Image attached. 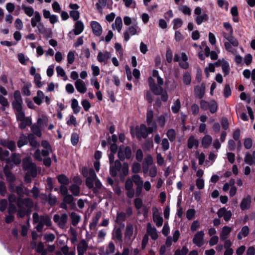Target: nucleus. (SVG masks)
Instances as JSON below:
<instances>
[{
  "mask_svg": "<svg viewBox=\"0 0 255 255\" xmlns=\"http://www.w3.org/2000/svg\"><path fill=\"white\" fill-rule=\"evenodd\" d=\"M152 219L157 227H160L163 225V219L160 215L159 210L156 207L152 209Z\"/></svg>",
  "mask_w": 255,
  "mask_h": 255,
  "instance_id": "nucleus-14",
  "label": "nucleus"
},
{
  "mask_svg": "<svg viewBox=\"0 0 255 255\" xmlns=\"http://www.w3.org/2000/svg\"><path fill=\"white\" fill-rule=\"evenodd\" d=\"M221 67L225 76L229 74L230 71V65L229 62L224 59H222Z\"/></svg>",
  "mask_w": 255,
  "mask_h": 255,
  "instance_id": "nucleus-41",
  "label": "nucleus"
},
{
  "mask_svg": "<svg viewBox=\"0 0 255 255\" xmlns=\"http://www.w3.org/2000/svg\"><path fill=\"white\" fill-rule=\"evenodd\" d=\"M244 77L246 79L251 77L252 81H255V69L251 71L249 69H245L243 72Z\"/></svg>",
  "mask_w": 255,
  "mask_h": 255,
  "instance_id": "nucleus-42",
  "label": "nucleus"
},
{
  "mask_svg": "<svg viewBox=\"0 0 255 255\" xmlns=\"http://www.w3.org/2000/svg\"><path fill=\"white\" fill-rule=\"evenodd\" d=\"M136 135L138 139H140L141 138H145L149 133H152L155 130H151L150 127L147 128L145 125L142 124L139 127H137L135 128Z\"/></svg>",
  "mask_w": 255,
  "mask_h": 255,
  "instance_id": "nucleus-7",
  "label": "nucleus"
},
{
  "mask_svg": "<svg viewBox=\"0 0 255 255\" xmlns=\"http://www.w3.org/2000/svg\"><path fill=\"white\" fill-rule=\"evenodd\" d=\"M41 18L39 12L37 11H35V15L31 19V24L32 27H35L38 24V23H41Z\"/></svg>",
  "mask_w": 255,
  "mask_h": 255,
  "instance_id": "nucleus-33",
  "label": "nucleus"
},
{
  "mask_svg": "<svg viewBox=\"0 0 255 255\" xmlns=\"http://www.w3.org/2000/svg\"><path fill=\"white\" fill-rule=\"evenodd\" d=\"M146 123L151 130H156L157 125L153 120V112L151 110H148L146 113Z\"/></svg>",
  "mask_w": 255,
  "mask_h": 255,
  "instance_id": "nucleus-16",
  "label": "nucleus"
},
{
  "mask_svg": "<svg viewBox=\"0 0 255 255\" xmlns=\"http://www.w3.org/2000/svg\"><path fill=\"white\" fill-rule=\"evenodd\" d=\"M200 105L202 110H209L212 114L216 113L218 108V104L215 100H211L208 102L202 100L200 101Z\"/></svg>",
  "mask_w": 255,
  "mask_h": 255,
  "instance_id": "nucleus-5",
  "label": "nucleus"
},
{
  "mask_svg": "<svg viewBox=\"0 0 255 255\" xmlns=\"http://www.w3.org/2000/svg\"><path fill=\"white\" fill-rule=\"evenodd\" d=\"M157 173V169L155 165L148 167L147 175L150 177L153 178L156 176Z\"/></svg>",
  "mask_w": 255,
  "mask_h": 255,
  "instance_id": "nucleus-52",
  "label": "nucleus"
},
{
  "mask_svg": "<svg viewBox=\"0 0 255 255\" xmlns=\"http://www.w3.org/2000/svg\"><path fill=\"white\" fill-rule=\"evenodd\" d=\"M196 157L198 160V163L200 165H203L205 160V155L203 152L200 153L199 151H196L195 153Z\"/></svg>",
  "mask_w": 255,
  "mask_h": 255,
  "instance_id": "nucleus-54",
  "label": "nucleus"
},
{
  "mask_svg": "<svg viewBox=\"0 0 255 255\" xmlns=\"http://www.w3.org/2000/svg\"><path fill=\"white\" fill-rule=\"evenodd\" d=\"M167 115H160L157 118L156 121L159 125L161 127L163 128L165 126V124L167 121Z\"/></svg>",
  "mask_w": 255,
  "mask_h": 255,
  "instance_id": "nucleus-53",
  "label": "nucleus"
},
{
  "mask_svg": "<svg viewBox=\"0 0 255 255\" xmlns=\"http://www.w3.org/2000/svg\"><path fill=\"white\" fill-rule=\"evenodd\" d=\"M113 238L118 242H122L123 234L120 228H116L113 233Z\"/></svg>",
  "mask_w": 255,
  "mask_h": 255,
  "instance_id": "nucleus-44",
  "label": "nucleus"
},
{
  "mask_svg": "<svg viewBox=\"0 0 255 255\" xmlns=\"http://www.w3.org/2000/svg\"><path fill=\"white\" fill-rule=\"evenodd\" d=\"M0 104L1 105V109L3 111H4L5 110V108L9 105L7 99L4 97L2 95H0Z\"/></svg>",
  "mask_w": 255,
  "mask_h": 255,
  "instance_id": "nucleus-63",
  "label": "nucleus"
},
{
  "mask_svg": "<svg viewBox=\"0 0 255 255\" xmlns=\"http://www.w3.org/2000/svg\"><path fill=\"white\" fill-rule=\"evenodd\" d=\"M153 165V158L151 155H147L144 158L142 163V172L144 176L145 177L147 175L148 167Z\"/></svg>",
  "mask_w": 255,
  "mask_h": 255,
  "instance_id": "nucleus-17",
  "label": "nucleus"
},
{
  "mask_svg": "<svg viewBox=\"0 0 255 255\" xmlns=\"http://www.w3.org/2000/svg\"><path fill=\"white\" fill-rule=\"evenodd\" d=\"M84 28L83 23L80 20H77L75 24V27L73 29L74 33L77 35L81 33Z\"/></svg>",
  "mask_w": 255,
  "mask_h": 255,
  "instance_id": "nucleus-31",
  "label": "nucleus"
},
{
  "mask_svg": "<svg viewBox=\"0 0 255 255\" xmlns=\"http://www.w3.org/2000/svg\"><path fill=\"white\" fill-rule=\"evenodd\" d=\"M103 250L104 248H100L99 254L103 255H108L113 254L114 253L115 250V246L113 242H111L106 247V251L104 252Z\"/></svg>",
  "mask_w": 255,
  "mask_h": 255,
  "instance_id": "nucleus-28",
  "label": "nucleus"
},
{
  "mask_svg": "<svg viewBox=\"0 0 255 255\" xmlns=\"http://www.w3.org/2000/svg\"><path fill=\"white\" fill-rule=\"evenodd\" d=\"M181 108V102L179 99H177L173 102V104L171 107V110L174 114L179 112Z\"/></svg>",
  "mask_w": 255,
  "mask_h": 255,
  "instance_id": "nucleus-46",
  "label": "nucleus"
},
{
  "mask_svg": "<svg viewBox=\"0 0 255 255\" xmlns=\"http://www.w3.org/2000/svg\"><path fill=\"white\" fill-rule=\"evenodd\" d=\"M166 135L170 142H173L176 136V132L173 129H169L166 132Z\"/></svg>",
  "mask_w": 255,
  "mask_h": 255,
  "instance_id": "nucleus-50",
  "label": "nucleus"
},
{
  "mask_svg": "<svg viewBox=\"0 0 255 255\" xmlns=\"http://www.w3.org/2000/svg\"><path fill=\"white\" fill-rule=\"evenodd\" d=\"M88 248V242L84 239L81 240L77 246L78 255H84Z\"/></svg>",
  "mask_w": 255,
  "mask_h": 255,
  "instance_id": "nucleus-25",
  "label": "nucleus"
},
{
  "mask_svg": "<svg viewBox=\"0 0 255 255\" xmlns=\"http://www.w3.org/2000/svg\"><path fill=\"white\" fill-rule=\"evenodd\" d=\"M208 19V16L205 13H203L201 15L194 16V20L198 25L201 24L203 21L207 20Z\"/></svg>",
  "mask_w": 255,
  "mask_h": 255,
  "instance_id": "nucleus-39",
  "label": "nucleus"
},
{
  "mask_svg": "<svg viewBox=\"0 0 255 255\" xmlns=\"http://www.w3.org/2000/svg\"><path fill=\"white\" fill-rule=\"evenodd\" d=\"M188 57L184 52L180 54L175 53L174 57V61L178 62L180 66L184 69H187L189 67V64L187 62Z\"/></svg>",
  "mask_w": 255,
  "mask_h": 255,
  "instance_id": "nucleus-9",
  "label": "nucleus"
},
{
  "mask_svg": "<svg viewBox=\"0 0 255 255\" xmlns=\"http://www.w3.org/2000/svg\"><path fill=\"white\" fill-rule=\"evenodd\" d=\"M82 172L83 176L86 177V186L89 189L93 188L94 181L97 178L94 170L92 168L88 169L86 168H83Z\"/></svg>",
  "mask_w": 255,
  "mask_h": 255,
  "instance_id": "nucleus-4",
  "label": "nucleus"
},
{
  "mask_svg": "<svg viewBox=\"0 0 255 255\" xmlns=\"http://www.w3.org/2000/svg\"><path fill=\"white\" fill-rule=\"evenodd\" d=\"M131 179L137 187V189H140L142 187L143 181L141 177L137 174H134L131 176Z\"/></svg>",
  "mask_w": 255,
  "mask_h": 255,
  "instance_id": "nucleus-37",
  "label": "nucleus"
},
{
  "mask_svg": "<svg viewBox=\"0 0 255 255\" xmlns=\"http://www.w3.org/2000/svg\"><path fill=\"white\" fill-rule=\"evenodd\" d=\"M212 142V137L209 134H206L202 139L201 143L204 148H208Z\"/></svg>",
  "mask_w": 255,
  "mask_h": 255,
  "instance_id": "nucleus-35",
  "label": "nucleus"
},
{
  "mask_svg": "<svg viewBox=\"0 0 255 255\" xmlns=\"http://www.w3.org/2000/svg\"><path fill=\"white\" fill-rule=\"evenodd\" d=\"M111 57V54L110 52L105 51H100L97 55V60L100 62L106 65L108 63V60Z\"/></svg>",
  "mask_w": 255,
  "mask_h": 255,
  "instance_id": "nucleus-18",
  "label": "nucleus"
},
{
  "mask_svg": "<svg viewBox=\"0 0 255 255\" xmlns=\"http://www.w3.org/2000/svg\"><path fill=\"white\" fill-rule=\"evenodd\" d=\"M21 8L28 16L31 17L32 15H35V11H34V9L31 6H26L22 4Z\"/></svg>",
  "mask_w": 255,
  "mask_h": 255,
  "instance_id": "nucleus-45",
  "label": "nucleus"
},
{
  "mask_svg": "<svg viewBox=\"0 0 255 255\" xmlns=\"http://www.w3.org/2000/svg\"><path fill=\"white\" fill-rule=\"evenodd\" d=\"M90 25L93 33L97 36H100L102 33V28L101 24L96 21H92Z\"/></svg>",
  "mask_w": 255,
  "mask_h": 255,
  "instance_id": "nucleus-22",
  "label": "nucleus"
},
{
  "mask_svg": "<svg viewBox=\"0 0 255 255\" xmlns=\"http://www.w3.org/2000/svg\"><path fill=\"white\" fill-rule=\"evenodd\" d=\"M14 100L12 102V106L14 110L22 109L23 101L19 91H15L13 94Z\"/></svg>",
  "mask_w": 255,
  "mask_h": 255,
  "instance_id": "nucleus-12",
  "label": "nucleus"
},
{
  "mask_svg": "<svg viewBox=\"0 0 255 255\" xmlns=\"http://www.w3.org/2000/svg\"><path fill=\"white\" fill-rule=\"evenodd\" d=\"M58 182L62 185H66L69 183V179L64 174L60 175L57 177Z\"/></svg>",
  "mask_w": 255,
  "mask_h": 255,
  "instance_id": "nucleus-56",
  "label": "nucleus"
},
{
  "mask_svg": "<svg viewBox=\"0 0 255 255\" xmlns=\"http://www.w3.org/2000/svg\"><path fill=\"white\" fill-rule=\"evenodd\" d=\"M71 108L74 114H77L79 113L81 107L79 106L78 102L76 99H74L72 100Z\"/></svg>",
  "mask_w": 255,
  "mask_h": 255,
  "instance_id": "nucleus-48",
  "label": "nucleus"
},
{
  "mask_svg": "<svg viewBox=\"0 0 255 255\" xmlns=\"http://www.w3.org/2000/svg\"><path fill=\"white\" fill-rule=\"evenodd\" d=\"M69 189L74 196H79L80 193V188L79 184H73L69 186Z\"/></svg>",
  "mask_w": 255,
  "mask_h": 255,
  "instance_id": "nucleus-38",
  "label": "nucleus"
},
{
  "mask_svg": "<svg viewBox=\"0 0 255 255\" xmlns=\"http://www.w3.org/2000/svg\"><path fill=\"white\" fill-rule=\"evenodd\" d=\"M33 222L36 224V229L39 232H42L44 229V226L50 227L52 225L51 219L48 215L39 216L37 213H34L32 215Z\"/></svg>",
  "mask_w": 255,
  "mask_h": 255,
  "instance_id": "nucleus-2",
  "label": "nucleus"
},
{
  "mask_svg": "<svg viewBox=\"0 0 255 255\" xmlns=\"http://www.w3.org/2000/svg\"><path fill=\"white\" fill-rule=\"evenodd\" d=\"M68 220V216L66 214H62L61 216L55 214L53 216V221L60 228L65 227Z\"/></svg>",
  "mask_w": 255,
  "mask_h": 255,
  "instance_id": "nucleus-13",
  "label": "nucleus"
},
{
  "mask_svg": "<svg viewBox=\"0 0 255 255\" xmlns=\"http://www.w3.org/2000/svg\"><path fill=\"white\" fill-rule=\"evenodd\" d=\"M244 161L246 163L250 165L254 164L255 163V151H254L252 153L247 152L244 157Z\"/></svg>",
  "mask_w": 255,
  "mask_h": 255,
  "instance_id": "nucleus-29",
  "label": "nucleus"
},
{
  "mask_svg": "<svg viewBox=\"0 0 255 255\" xmlns=\"http://www.w3.org/2000/svg\"><path fill=\"white\" fill-rule=\"evenodd\" d=\"M141 29L138 27L137 23L133 24V25L129 26L127 29V30L124 32L123 36L124 40L126 41H128L130 39V36H133L136 34H138L140 33Z\"/></svg>",
  "mask_w": 255,
  "mask_h": 255,
  "instance_id": "nucleus-8",
  "label": "nucleus"
},
{
  "mask_svg": "<svg viewBox=\"0 0 255 255\" xmlns=\"http://www.w3.org/2000/svg\"><path fill=\"white\" fill-rule=\"evenodd\" d=\"M8 168L9 165H5L3 171L6 178V180L9 183V190L11 192H13L14 191V181L15 180V177L14 175L9 171Z\"/></svg>",
  "mask_w": 255,
  "mask_h": 255,
  "instance_id": "nucleus-11",
  "label": "nucleus"
},
{
  "mask_svg": "<svg viewBox=\"0 0 255 255\" xmlns=\"http://www.w3.org/2000/svg\"><path fill=\"white\" fill-rule=\"evenodd\" d=\"M28 138L24 134H21L19 137V139L17 142V145L19 147H21L24 145L26 144L28 142Z\"/></svg>",
  "mask_w": 255,
  "mask_h": 255,
  "instance_id": "nucleus-49",
  "label": "nucleus"
},
{
  "mask_svg": "<svg viewBox=\"0 0 255 255\" xmlns=\"http://www.w3.org/2000/svg\"><path fill=\"white\" fill-rule=\"evenodd\" d=\"M32 131L37 136L40 137L41 135V128L37 125H33L31 128Z\"/></svg>",
  "mask_w": 255,
  "mask_h": 255,
  "instance_id": "nucleus-64",
  "label": "nucleus"
},
{
  "mask_svg": "<svg viewBox=\"0 0 255 255\" xmlns=\"http://www.w3.org/2000/svg\"><path fill=\"white\" fill-rule=\"evenodd\" d=\"M150 89L153 92V93H154V94L157 95H160L163 91V88L161 87V86L159 85L158 86L155 85L154 86H152V87Z\"/></svg>",
  "mask_w": 255,
  "mask_h": 255,
  "instance_id": "nucleus-62",
  "label": "nucleus"
},
{
  "mask_svg": "<svg viewBox=\"0 0 255 255\" xmlns=\"http://www.w3.org/2000/svg\"><path fill=\"white\" fill-rule=\"evenodd\" d=\"M112 27L113 30H117L119 33L121 32L123 27V21L120 16H117L116 18L115 22L112 24Z\"/></svg>",
  "mask_w": 255,
  "mask_h": 255,
  "instance_id": "nucleus-30",
  "label": "nucleus"
},
{
  "mask_svg": "<svg viewBox=\"0 0 255 255\" xmlns=\"http://www.w3.org/2000/svg\"><path fill=\"white\" fill-rule=\"evenodd\" d=\"M199 145V141L194 136H190L187 141V146L189 149L195 147L197 148Z\"/></svg>",
  "mask_w": 255,
  "mask_h": 255,
  "instance_id": "nucleus-34",
  "label": "nucleus"
},
{
  "mask_svg": "<svg viewBox=\"0 0 255 255\" xmlns=\"http://www.w3.org/2000/svg\"><path fill=\"white\" fill-rule=\"evenodd\" d=\"M136 234L137 232L136 229L134 230L133 225L131 223H128L124 233V240L125 243L130 246L135 239Z\"/></svg>",
  "mask_w": 255,
  "mask_h": 255,
  "instance_id": "nucleus-3",
  "label": "nucleus"
},
{
  "mask_svg": "<svg viewBox=\"0 0 255 255\" xmlns=\"http://www.w3.org/2000/svg\"><path fill=\"white\" fill-rule=\"evenodd\" d=\"M9 155V151L7 150H3L1 147H0V159L2 160H6V164L9 165L10 160L7 157Z\"/></svg>",
  "mask_w": 255,
  "mask_h": 255,
  "instance_id": "nucleus-43",
  "label": "nucleus"
},
{
  "mask_svg": "<svg viewBox=\"0 0 255 255\" xmlns=\"http://www.w3.org/2000/svg\"><path fill=\"white\" fill-rule=\"evenodd\" d=\"M48 123V119L47 117L43 116L41 118H39L37 120V125L42 128L44 126H47Z\"/></svg>",
  "mask_w": 255,
  "mask_h": 255,
  "instance_id": "nucleus-61",
  "label": "nucleus"
},
{
  "mask_svg": "<svg viewBox=\"0 0 255 255\" xmlns=\"http://www.w3.org/2000/svg\"><path fill=\"white\" fill-rule=\"evenodd\" d=\"M231 231H232L231 228H230L227 226H224L222 228L221 233L220 234L221 240V241L226 240L228 238V236L231 233Z\"/></svg>",
  "mask_w": 255,
  "mask_h": 255,
  "instance_id": "nucleus-32",
  "label": "nucleus"
},
{
  "mask_svg": "<svg viewBox=\"0 0 255 255\" xmlns=\"http://www.w3.org/2000/svg\"><path fill=\"white\" fill-rule=\"evenodd\" d=\"M125 6L127 8H134L136 7V3L134 0H123Z\"/></svg>",
  "mask_w": 255,
  "mask_h": 255,
  "instance_id": "nucleus-58",
  "label": "nucleus"
},
{
  "mask_svg": "<svg viewBox=\"0 0 255 255\" xmlns=\"http://www.w3.org/2000/svg\"><path fill=\"white\" fill-rule=\"evenodd\" d=\"M146 233L148 236H149L151 239L153 240H156L158 238V235L156 229L152 226L150 223L147 224L146 226Z\"/></svg>",
  "mask_w": 255,
  "mask_h": 255,
  "instance_id": "nucleus-19",
  "label": "nucleus"
},
{
  "mask_svg": "<svg viewBox=\"0 0 255 255\" xmlns=\"http://www.w3.org/2000/svg\"><path fill=\"white\" fill-rule=\"evenodd\" d=\"M205 86L204 84L201 85H197L194 88L195 96L196 98L201 99L204 97L205 94Z\"/></svg>",
  "mask_w": 255,
  "mask_h": 255,
  "instance_id": "nucleus-27",
  "label": "nucleus"
},
{
  "mask_svg": "<svg viewBox=\"0 0 255 255\" xmlns=\"http://www.w3.org/2000/svg\"><path fill=\"white\" fill-rule=\"evenodd\" d=\"M205 234L203 231L197 232L194 236L193 243L198 247L202 246L204 244Z\"/></svg>",
  "mask_w": 255,
  "mask_h": 255,
  "instance_id": "nucleus-15",
  "label": "nucleus"
},
{
  "mask_svg": "<svg viewBox=\"0 0 255 255\" xmlns=\"http://www.w3.org/2000/svg\"><path fill=\"white\" fill-rule=\"evenodd\" d=\"M63 201L70 205L71 209L74 208L75 203L72 195L68 194L63 197Z\"/></svg>",
  "mask_w": 255,
  "mask_h": 255,
  "instance_id": "nucleus-40",
  "label": "nucleus"
},
{
  "mask_svg": "<svg viewBox=\"0 0 255 255\" xmlns=\"http://www.w3.org/2000/svg\"><path fill=\"white\" fill-rule=\"evenodd\" d=\"M44 98L45 95L43 92L41 91L38 90L37 92L36 96L33 98V101L35 104L38 105H40L42 103Z\"/></svg>",
  "mask_w": 255,
  "mask_h": 255,
  "instance_id": "nucleus-36",
  "label": "nucleus"
},
{
  "mask_svg": "<svg viewBox=\"0 0 255 255\" xmlns=\"http://www.w3.org/2000/svg\"><path fill=\"white\" fill-rule=\"evenodd\" d=\"M75 86L77 91L80 93L84 94L87 91L85 83L81 79H78L75 81Z\"/></svg>",
  "mask_w": 255,
  "mask_h": 255,
  "instance_id": "nucleus-26",
  "label": "nucleus"
},
{
  "mask_svg": "<svg viewBox=\"0 0 255 255\" xmlns=\"http://www.w3.org/2000/svg\"><path fill=\"white\" fill-rule=\"evenodd\" d=\"M72 220V224L73 226H76L80 221V216L75 212H72L70 215Z\"/></svg>",
  "mask_w": 255,
  "mask_h": 255,
  "instance_id": "nucleus-51",
  "label": "nucleus"
},
{
  "mask_svg": "<svg viewBox=\"0 0 255 255\" xmlns=\"http://www.w3.org/2000/svg\"><path fill=\"white\" fill-rule=\"evenodd\" d=\"M131 150L129 146H121L118 151V157L121 160L129 159L131 157Z\"/></svg>",
  "mask_w": 255,
  "mask_h": 255,
  "instance_id": "nucleus-10",
  "label": "nucleus"
},
{
  "mask_svg": "<svg viewBox=\"0 0 255 255\" xmlns=\"http://www.w3.org/2000/svg\"><path fill=\"white\" fill-rule=\"evenodd\" d=\"M1 144L11 151L14 150L16 147L15 142L12 141L3 140L1 141Z\"/></svg>",
  "mask_w": 255,
  "mask_h": 255,
  "instance_id": "nucleus-47",
  "label": "nucleus"
},
{
  "mask_svg": "<svg viewBox=\"0 0 255 255\" xmlns=\"http://www.w3.org/2000/svg\"><path fill=\"white\" fill-rule=\"evenodd\" d=\"M51 150L45 149L41 151L39 149H37L34 154V158L38 161H42L43 157H47Z\"/></svg>",
  "mask_w": 255,
  "mask_h": 255,
  "instance_id": "nucleus-20",
  "label": "nucleus"
},
{
  "mask_svg": "<svg viewBox=\"0 0 255 255\" xmlns=\"http://www.w3.org/2000/svg\"><path fill=\"white\" fill-rule=\"evenodd\" d=\"M179 9L185 15H190L191 14L190 8L186 5H180Z\"/></svg>",
  "mask_w": 255,
  "mask_h": 255,
  "instance_id": "nucleus-57",
  "label": "nucleus"
},
{
  "mask_svg": "<svg viewBox=\"0 0 255 255\" xmlns=\"http://www.w3.org/2000/svg\"><path fill=\"white\" fill-rule=\"evenodd\" d=\"M23 167L25 170L27 171L32 177L36 176L37 174L36 167L34 163H32L28 157L23 160Z\"/></svg>",
  "mask_w": 255,
  "mask_h": 255,
  "instance_id": "nucleus-6",
  "label": "nucleus"
},
{
  "mask_svg": "<svg viewBox=\"0 0 255 255\" xmlns=\"http://www.w3.org/2000/svg\"><path fill=\"white\" fill-rule=\"evenodd\" d=\"M107 0H98L95 5L98 10H102L106 5Z\"/></svg>",
  "mask_w": 255,
  "mask_h": 255,
  "instance_id": "nucleus-60",
  "label": "nucleus"
},
{
  "mask_svg": "<svg viewBox=\"0 0 255 255\" xmlns=\"http://www.w3.org/2000/svg\"><path fill=\"white\" fill-rule=\"evenodd\" d=\"M252 199L250 195H248L243 198L240 203V208L242 210H249L251 206Z\"/></svg>",
  "mask_w": 255,
  "mask_h": 255,
  "instance_id": "nucleus-24",
  "label": "nucleus"
},
{
  "mask_svg": "<svg viewBox=\"0 0 255 255\" xmlns=\"http://www.w3.org/2000/svg\"><path fill=\"white\" fill-rule=\"evenodd\" d=\"M217 215L219 218L223 217L225 221L228 222L230 220L232 214L231 211L227 210L225 208H222L217 212Z\"/></svg>",
  "mask_w": 255,
  "mask_h": 255,
  "instance_id": "nucleus-21",
  "label": "nucleus"
},
{
  "mask_svg": "<svg viewBox=\"0 0 255 255\" xmlns=\"http://www.w3.org/2000/svg\"><path fill=\"white\" fill-rule=\"evenodd\" d=\"M121 163L118 160L110 164V171L111 174L114 177L116 176L117 175V172L121 171Z\"/></svg>",
  "mask_w": 255,
  "mask_h": 255,
  "instance_id": "nucleus-23",
  "label": "nucleus"
},
{
  "mask_svg": "<svg viewBox=\"0 0 255 255\" xmlns=\"http://www.w3.org/2000/svg\"><path fill=\"white\" fill-rule=\"evenodd\" d=\"M20 122L19 127L21 129L24 128L27 126H29L31 124V120L27 117H25Z\"/></svg>",
  "mask_w": 255,
  "mask_h": 255,
  "instance_id": "nucleus-59",
  "label": "nucleus"
},
{
  "mask_svg": "<svg viewBox=\"0 0 255 255\" xmlns=\"http://www.w3.org/2000/svg\"><path fill=\"white\" fill-rule=\"evenodd\" d=\"M8 201L10 203L8 209L9 214H12L16 212V207L14 205L12 204L15 203L18 207L17 216L20 218L24 217L27 213L28 210L33 206V203L31 199L29 198L22 199L20 198H17L13 194L9 195Z\"/></svg>",
  "mask_w": 255,
  "mask_h": 255,
  "instance_id": "nucleus-1",
  "label": "nucleus"
},
{
  "mask_svg": "<svg viewBox=\"0 0 255 255\" xmlns=\"http://www.w3.org/2000/svg\"><path fill=\"white\" fill-rule=\"evenodd\" d=\"M173 28L177 29L181 27L183 24V21L181 18H176L172 20Z\"/></svg>",
  "mask_w": 255,
  "mask_h": 255,
  "instance_id": "nucleus-55",
  "label": "nucleus"
}]
</instances>
